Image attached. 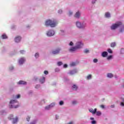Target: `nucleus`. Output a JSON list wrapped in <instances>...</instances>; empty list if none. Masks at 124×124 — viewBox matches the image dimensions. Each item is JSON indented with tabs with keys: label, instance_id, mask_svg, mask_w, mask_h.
<instances>
[{
	"label": "nucleus",
	"instance_id": "21",
	"mask_svg": "<svg viewBox=\"0 0 124 124\" xmlns=\"http://www.w3.org/2000/svg\"><path fill=\"white\" fill-rule=\"evenodd\" d=\"M105 15L107 18H109V17H110V13H106Z\"/></svg>",
	"mask_w": 124,
	"mask_h": 124
},
{
	"label": "nucleus",
	"instance_id": "38",
	"mask_svg": "<svg viewBox=\"0 0 124 124\" xmlns=\"http://www.w3.org/2000/svg\"><path fill=\"white\" fill-rule=\"evenodd\" d=\"M69 46H73V42H70L69 44Z\"/></svg>",
	"mask_w": 124,
	"mask_h": 124
},
{
	"label": "nucleus",
	"instance_id": "26",
	"mask_svg": "<svg viewBox=\"0 0 124 124\" xmlns=\"http://www.w3.org/2000/svg\"><path fill=\"white\" fill-rule=\"evenodd\" d=\"M115 46H116V43H112L111 44V47H115Z\"/></svg>",
	"mask_w": 124,
	"mask_h": 124
},
{
	"label": "nucleus",
	"instance_id": "1",
	"mask_svg": "<svg viewBox=\"0 0 124 124\" xmlns=\"http://www.w3.org/2000/svg\"><path fill=\"white\" fill-rule=\"evenodd\" d=\"M58 25V21L57 20L52 21L51 20H47L46 21V27H51V28H55Z\"/></svg>",
	"mask_w": 124,
	"mask_h": 124
},
{
	"label": "nucleus",
	"instance_id": "24",
	"mask_svg": "<svg viewBox=\"0 0 124 124\" xmlns=\"http://www.w3.org/2000/svg\"><path fill=\"white\" fill-rule=\"evenodd\" d=\"M70 65L71 66H75V65H76V63H75V62H73L70 63Z\"/></svg>",
	"mask_w": 124,
	"mask_h": 124
},
{
	"label": "nucleus",
	"instance_id": "50",
	"mask_svg": "<svg viewBox=\"0 0 124 124\" xmlns=\"http://www.w3.org/2000/svg\"><path fill=\"white\" fill-rule=\"evenodd\" d=\"M73 124V122H70L69 123V124Z\"/></svg>",
	"mask_w": 124,
	"mask_h": 124
},
{
	"label": "nucleus",
	"instance_id": "39",
	"mask_svg": "<svg viewBox=\"0 0 124 124\" xmlns=\"http://www.w3.org/2000/svg\"><path fill=\"white\" fill-rule=\"evenodd\" d=\"M38 88H40V85H37L35 86V88H36V89H38Z\"/></svg>",
	"mask_w": 124,
	"mask_h": 124
},
{
	"label": "nucleus",
	"instance_id": "23",
	"mask_svg": "<svg viewBox=\"0 0 124 124\" xmlns=\"http://www.w3.org/2000/svg\"><path fill=\"white\" fill-rule=\"evenodd\" d=\"M95 113L97 116H100V115H101V112L100 111H96Z\"/></svg>",
	"mask_w": 124,
	"mask_h": 124
},
{
	"label": "nucleus",
	"instance_id": "35",
	"mask_svg": "<svg viewBox=\"0 0 124 124\" xmlns=\"http://www.w3.org/2000/svg\"><path fill=\"white\" fill-rule=\"evenodd\" d=\"M72 104L74 105H75V104H77V101H73L72 102Z\"/></svg>",
	"mask_w": 124,
	"mask_h": 124
},
{
	"label": "nucleus",
	"instance_id": "14",
	"mask_svg": "<svg viewBox=\"0 0 124 124\" xmlns=\"http://www.w3.org/2000/svg\"><path fill=\"white\" fill-rule=\"evenodd\" d=\"M102 56L103 57V58H106L107 56H108V53L106 51H104L102 53Z\"/></svg>",
	"mask_w": 124,
	"mask_h": 124
},
{
	"label": "nucleus",
	"instance_id": "12",
	"mask_svg": "<svg viewBox=\"0 0 124 124\" xmlns=\"http://www.w3.org/2000/svg\"><path fill=\"white\" fill-rule=\"evenodd\" d=\"M96 108H94V110L93 108H91L90 109H89L90 112H91V113H92V114H95V113H96Z\"/></svg>",
	"mask_w": 124,
	"mask_h": 124
},
{
	"label": "nucleus",
	"instance_id": "45",
	"mask_svg": "<svg viewBox=\"0 0 124 124\" xmlns=\"http://www.w3.org/2000/svg\"><path fill=\"white\" fill-rule=\"evenodd\" d=\"M63 67L64 68H66V67H67V64H64V65H63Z\"/></svg>",
	"mask_w": 124,
	"mask_h": 124
},
{
	"label": "nucleus",
	"instance_id": "22",
	"mask_svg": "<svg viewBox=\"0 0 124 124\" xmlns=\"http://www.w3.org/2000/svg\"><path fill=\"white\" fill-rule=\"evenodd\" d=\"M87 80H90L92 79V75H89L87 77Z\"/></svg>",
	"mask_w": 124,
	"mask_h": 124
},
{
	"label": "nucleus",
	"instance_id": "36",
	"mask_svg": "<svg viewBox=\"0 0 124 124\" xmlns=\"http://www.w3.org/2000/svg\"><path fill=\"white\" fill-rule=\"evenodd\" d=\"M60 105H63V101H61L59 103Z\"/></svg>",
	"mask_w": 124,
	"mask_h": 124
},
{
	"label": "nucleus",
	"instance_id": "18",
	"mask_svg": "<svg viewBox=\"0 0 124 124\" xmlns=\"http://www.w3.org/2000/svg\"><path fill=\"white\" fill-rule=\"evenodd\" d=\"M72 89L74 91H77V89H78V87L76 85H74L72 87Z\"/></svg>",
	"mask_w": 124,
	"mask_h": 124
},
{
	"label": "nucleus",
	"instance_id": "33",
	"mask_svg": "<svg viewBox=\"0 0 124 124\" xmlns=\"http://www.w3.org/2000/svg\"><path fill=\"white\" fill-rule=\"evenodd\" d=\"M26 120L27 122H30V120H31V117H30V116L27 117Z\"/></svg>",
	"mask_w": 124,
	"mask_h": 124
},
{
	"label": "nucleus",
	"instance_id": "30",
	"mask_svg": "<svg viewBox=\"0 0 124 124\" xmlns=\"http://www.w3.org/2000/svg\"><path fill=\"white\" fill-rule=\"evenodd\" d=\"M123 102H121V104H120V105H121V106H124V99H123Z\"/></svg>",
	"mask_w": 124,
	"mask_h": 124
},
{
	"label": "nucleus",
	"instance_id": "7",
	"mask_svg": "<svg viewBox=\"0 0 124 124\" xmlns=\"http://www.w3.org/2000/svg\"><path fill=\"white\" fill-rule=\"evenodd\" d=\"M26 62V59L24 58H21L19 60L18 62L19 64H23Z\"/></svg>",
	"mask_w": 124,
	"mask_h": 124
},
{
	"label": "nucleus",
	"instance_id": "49",
	"mask_svg": "<svg viewBox=\"0 0 124 124\" xmlns=\"http://www.w3.org/2000/svg\"><path fill=\"white\" fill-rule=\"evenodd\" d=\"M58 12H59V13H62V11L59 10Z\"/></svg>",
	"mask_w": 124,
	"mask_h": 124
},
{
	"label": "nucleus",
	"instance_id": "16",
	"mask_svg": "<svg viewBox=\"0 0 124 124\" xmlns=\"http://www.w3.org/2000/svg\"><path fill=\"white\" fill-rule=\"evenodd\" d=\"M75 18H79L80 17V12H77L75 15Z\"/></svg>",
	"mask_w": 124,
	"mask_h": 124
},
{
	"label": "nucleus",
	"instance_id": "28",
	"mask_svg": "<svg viewBox=\"0 0 124 124\" xmlns=\"http://www.w3.org/2000/svg\"><path fill=\"white\" fill-rule=\"evenodd\" d=\"M89 49H86L84 50V53H85V54H87V53H89Z\"/></svg>",
	"mask_w": 124,
	"mask_h": 124
},
{
	"label": "nucleus",
	"instance_id": "42",
	"mask_svg": "<svg viewBox=\"0 0 124 124\" xmlns=\"http://www.w3.org/2000/svg\"><path fill=\"white\" fill-rule=\"evenodd\" d=\"M20 97H21V95L20 94L16 95V98H20Z\"/></svg>",
	"mask_w": 124,
	"mask_h": 124
},
{
	"label": "nucleus",
	"instance_id": "10",
	"mask_svg": "<svg viewBox=\"0 0 124 124\" xmlns=\"http://www.w3.org/2000/svg\"><path fill=\"white\" fill-rule=\"evenodd\" d=\"M53 106H55V104H51L50 105L46 107V110H49L51 107H53Z\"/></svg>",
	"mask_w": 124,
	"mask_h": 124
},
{
	"label": "nucleus",
	"instance_id": "15",
	"mask_svg": "<svg viewBox=\"0 0 124 124\" xmlns=\"http://www.w3.org/2000/svg\"><path fill=\"white\" fill-rule=\"evenodd\" d=\"M75 73H77V71L76 70H74L73 71H70L69 74L70 75H73V74H75Z\"/></svg>",
	"mask_w": 124,
	"mask_h": 124
},
{
	"label": "nucleus",
	"instance_id": "4",
	"mask_svg": "<svg viewBox=\"0 0 124 124\" xmlns=\"http://www.w3.org/2000/svg\"><path fill=\"white\" fill-rule=\"evenodd\" d=\"M120 26H122V22H117L116 24H114L111 26L110 27L111 30H116V29L119 28Z\"/></svg>",
	"mask_w": 124,
	"mask_h": 124
},
{
	"label": "nucleus",
	"instance_id": "51",
	"mask_svg": "<svg viewBox=\"0 0 124 124\" xmlns=\"http://www.w3.org/2000/svg\"><path fill=\"white\" fill-rule=\"evenodd\" d=\"M123 29H121L120 30V32H123Z\"/></svg>",
	"mask_w": 124,
	"mask_h": 124
},
{
	"label": "nucleus",
	"instance_id": "29",
	"mask_svg": "<svg viewBox=\"0 0 124 124\" xmlns=\"http://www.w3.org/2000/svg\"><path fill=\"white\" fill-rule=\"evenodd\" d=\"M108 53H110V54H112V49L109 48L108 50Z\"/></svg>",
	"mask_w": 124,
	"mask_h": 124
},
{
	"label": "nucleus",
	"instance_id": "3",
	"mask_svg": "<svg viewBox=\"0 0 124 124\" xmlns=\"http://www.w3.org/2000/svg\"><path fill=\"white\" fill-rule=\"evenodd\" d=\"M17 101L16 100H11L10 102V105H9V107L10 108H15L16 109V108H18L19 107V105H16V106H14L13 104L15 103H17Z\"/></svg>",
	"mask_w": 124,
	"mask_h": 124
},
{
	"label": "nucleus",
	"instance_id": "2",
	"mask_svg": "<svg viewBox=\"0 0 124 124\" xmlns=\"http://www.w3.org/2000/svg\"><path fill=\"white\" fill-rule=\"evenodd\" d=\"M80 48H82V43L81 42H78L75 46L71 47L69 49V51L70 52H74L78 49H80Z\"/></svg>",
	"mask_w": 124,
	"mask_h": 124
},
{
	"label": "nucleus",
	"instance_id": "17",
	"mask_svg": "<svg viewBox=\"0 0 124 124\" xmlns=\"http://www.w3.org/2000/svg\"><path fill=\"white\" fill-rule=\"evenodd\" d=\"M45 82V78L44 77H43L42 78L40 79V82H41V84H43Z\"/></svg>",
	"mask_w": 124,
	"mask_h": 124
},
{
	"label": "nucleus",
	"instance_id": "31",
	"mask_svg": "<svg viewBox=\"0 0 124 124\" xmlns=\"http://www.w3.org/2000/svg\"><path fill=\"white\" fill-rule=\"evenodd\" d=\"M35 58H38L39 57V54L38 53H36L35 55Z\"/></svg>",
	"mask_w": 124,
	"mask_h": 124
},
{
	"label": "nucleus",
	"instance_id": "40",
	"mask_svg": "<svg viewBox=\"0 0 124 124\" xmlns=\"http://www.w3.org/2000/svg\"><path fill=\"white\" fill-rule=\"evenodd\" d=\"M100 107H101V108H102V109H104V108H105V107L104 106V105H101L100 106Z\"/></svg>",
	"mask_w": 124,
	"mask_h": 124
},
{
	"label": "nucleus",
	"instance_id": "20",
	"mask_svg": "<svg viewBox=\"0 0 124 124\" xmlns=\"http://www.w3.org/2000/svg\"><path fill=\"white\" fill-rule=\"evenodd\" d=\"M113 74H112V73H108L107 75V77H108V78H113Z\"/></svg>",
	"mask_w": 124,
	"mask_h": 124
},
{
	"label": "nucleus",
	"instance_id": "8",
	"mask_svg": "<svg viewBox=\"0 0 124 124\" xmlns=\"http://www.w3.org/2000/svg\"><path fill=\"white\" fill-rule=\"evenodd\" d=\"M76 25H77V27L78 28H79V29H81L82 28H83V25H82V24L79 22V21H77V23H76Z\"/></svg>",
	"mask_w": 124,
	"mask_h": 124
},
{
	"label": "nucleus",
	"instance_id": "27",
	"mask_svg": "<svg viewBox=\"0 0 124 124\" xmlns=\"http://www.w3.org/2000/svg\"><path fill=\"white\" fill-rule=\"evenodd\" d=\"M60 34L61 35H63V34H64V31H63V30H61Z\"/></svg>",
	"mask_w": 124,
	"mask_h": 124
},
{
	"label": "nucleus",
	"instance_id": "41",
	"mask_svg": "<svg viewBox=\"0 0 124 124\" xmlns=\"http://www.w3.org/2000/svg\"><path fill=\"white\" fill-rule=\"evenodd\" d=\"M20 53H21V54H24L25 50H21Z\"/></svg>",
	"mask_w": 124,
	"mask_h": 124
},
{
	"label": "nucleus",
	"instance_id": "13",
	"mask_svg": "<svg viewBox=\"0 0 124 124\" xmlns=\"http://www.w3.org/2000/svg\"><path fill=\"white\" fill-rule=\"evenodd\" d=\"M19 85H26L27 84V82L24 81L23 80H20L18 82Z\"/></svg>",
	"mask_w": 124,
	"mask_h": 124
},
{
	"label": "nucleus",
	"instance_id": "37",
	"mask_svg": "<svg viewBox=\"0 0 124 124\" xmlns=\"http://www.w3.org/2000/svg\"><path fill=\"white\" fill-rule=\"evenodd\" d=\"M48 73H49V72H48V71H44V74H46V75H47Z\"/></svg>",
	"mask_w": 124,
	"mask_h": 124
},
{
	"label": "nucleus",
	"instance_id": "9",
	"mask_svg": "<svg viewBox=\"0 0 124 124\" xmlns=\"http://www.w3.org/2000/svg\"><path fill=\"white\" fill-rule=\"evenodd\" d=\"M60 51H61V49L57 48L56 50L52 51V54L53 55H57V54H59V53H60Z\"/></svg>",
	"mask_w": 124,
	"mask_h": 124
},
{
	"label": "nucleus",
	"instance_id": "53",
	"mask_svg": "<svg viewBox=\"0 0 124 124\" xmlns=\"http://www.w3.org/2000/svg\"><path fill=\"white\" fill-rule=\"evenodd\" d=\"M90 119H91V120H94V118H93V117H91V118H90Z\"/></svg>",
	"mask_w": 124,
	"mask_h": 124
},
{
	"label": "nucleus",
	"instance_id": "44",
	"mask_svg": "<svg viewBox=\"0 0 124 124\" xmlns=\"http://www.w3.org/2000/svg\"><path fill=\"white\" fill-rule=\"evenodd\" d=\"M73 13H72V12H69V14H68V15H69V16H71V15Z\"/></svg>",
	"mask_w": 124,
	"mask_h": 124
},
{
	"label": "nucleus",
	"instance_id": "52",
	"mask_svg": "<svg viewBox=\"0 0 124 124\" xmlns=\"http://www.w3.org/2000/svg\"><path fill=\"white\" fill-rule=\"evenodd\" d=\"M55 119L58 120V116H56Z\"/></svg>",
	"mask_w": 124,
	"mask_h": 124
},
{
	"label": "nucleus",
	"instance_id": "5",
	"mask_svg": "<svg viewBox=\"0 0 124 124\" xmlns=\"http://www.w3.org/2000/svg\"><path fill=\"white\" fill-rule=\"evenodd\" d=\"M9 120H13V124H16L17 122H18V117H16V118H13V115H11L9 117Z\"/></svg>",
	"mask_w": 124,
	"mask_h": 124
},
{
	"label": "nucleus",
	"instance_id": "11",
	"mask_svg": "<svg viewBox=\"0 0 124 124\" xmlns=\"http://www.w3.org/2000/svg\"><path fill=\"white\" fill-rule=\"evenodd\" d=\"M15 42H20L21 41V37L20 36L16 37L15 39Z\"/></svg>",
	"mask_w": 124,
	"mask_h": 124
},
{
	"label": "nucleus",
	"instance_id": "6",
	"mask_svg": "<svg viewBox=\"0 0 124 124\" xmlns=\"http://www.w3.org/2000/svg\"><path fill=\"white\" fill-rule=\"evenodd\" d=\"M55 34V31L53 30H50L46 33L47 36H53Z\"/></svg>",
	"mask_w": 124,
	"mask_h": 124
},
{
	"label": "nucleus",
	"instance_id": "19",
	"mask_svg": "<svg viewBox=\"0 0 124 124\" xmlns=\"http://www.w3.org/2000/svg\"><path fill=\"white\" fill-rule=\"evenodd\" d=\"M2 39H6L7 38V36L5 34H3L1 35Z\"/></svg>",
	"mask_w": 124,
	"mask_h": 124
},
{
	"label": "nucleus",
	"instance_id": "47",
	"mask_svg": "<svg viewBox=\"0 0 124 124\" xmlns=\"http://www.w3.org/2000/svg\"><path fill=\"white\" fill-rule=\"evenodd\" d=\"M36 124L35 121H33V122H31L30 123V124Z\"/></svg>",
	"mask_w": 124,
	"mask_h": 124
},
{
	"label": "nucleus",
	"instance_id": "48",
	"mask_svg": "<svg viewBox=\"0 0 124 124\" xmlns=\"http://www.w3.org/2000/svg\"><path fill=\"white\" fill-rule=\"evenodd\" d=\"M111 108H114V107H115V105H112L110 106Z\"/></svg>",
	"mask_w": 124,
	"mask_h": 124
},
{
	"label": "nucleus",
	"instance_id": "46",
	"mask_svg": "<svg viewBox=\"0 0 124 124\" xmlns=\"http://www.w3.org/2000/svg\"><path fill=\"white\" fill-rule=\"evenodd\" d=\"M95 1H96V0H93L92 3H95Z\"/></svg>",
	"mask_w": 124,
	"mask_h": 124
},
{
	"label": "nucleus",
	"instance_id": "43",
	"mask_svg": "<svg viewBox=\"0 0 124 124\" xmlns=\"http://www.w3.org/2000/svg\"><path fill=\"white\" fill-rule=\"evenodd\" d=\"M92 124H96V122H95V121L93 120L92 122Z\"/></svg>",
	"mask_w": 124,
	"mask_h": 124
},
{
	"label": "nucleus",
	"instance_id": "34",
	"mask_svg": "<svg viewBox=\"0 0 124 124\" xmlns=\"http://www.w3.org/2000/svg\"><path fill=\"white\" fill-rule=\"evenodd\" d=\"M112 55H110V56L108 57L107 59L108 60H111V59H112Z\"/></svg>",
	"mask_w": 124,
	"mask_h": 124
},
{
	"label": "nucleus",
	"instance_id": "25",
	"mask_svg": "<svg viewBox=\"0 0 124 124\" xmlns=\"http://www.w3.org/2000/svg\"><path fill=\"white\" fill-rule=\"evenodd\" d=\"M57 64L59 66H61V65H62V62H59Z\"/></svg>",
	"mask_w": 124,
	"mask_h": 124
},
{
	"label": "nucleus",
	"instance_id": "32",
	"mask_svg": "<svg viewBox=\"0 0 124 124\" xmlns=\"http://www.w3.org/2000/svg\"><path fill=\"white\" fill-rule=\"evenodd\" d=\"M93 62H94V63H96V62H98V60L97 59H94L93 60Z\"/></svg>",
	"mask_w": 124,
	"mask_h": 124
}]
</instances>
